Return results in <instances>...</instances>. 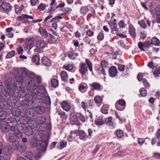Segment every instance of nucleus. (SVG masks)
Masks as SVG:
<instances>
[{"mask_svg": "<svg viewBox=\"0 0 160 160\" xmlns=\"http://www.w3.org/2000/svg\"><path fill=\"white\" fill-rule=\"evenodd\" d=\"M102 99L101 97L99 96H96L94 98L95 102L97 104H100L102 102Z\"/></svg>", "mask_w": 160, "mask_h": 160, "instance_id": "obj_41", "label": "nucleus"}, {"mask_svg": "<svg viewBox=\"0 0 160 160\" xmlns=\"http://www.w3.org/2000/svg\"><path fill=\"white\" fill-rule=\"evenodd\" d=\"M138 23L143 29H146V25L144 20H142L138 21Z\"/></svg>", "mask_w": 160, "mask_h": 160, "instance_id": "obj_40", "label": "nucleus"}, {"mask_svg": "<svg viewBox=\"0 0 160 160\" xmlns=\"http://www.w3.org/2000/svg\"><path fill=\"white\" fill-rule=\"evenodd\" d=\"M155 13L157 16H159L160 14V5H158L156 7L155 10Z\"/></svg>", "mask_w": 160, "mask_h": 160, "instance_id": "obj_58", "label": "nucleus"}, {"mask_svg": "<svg viewBox=\"0 0 160 160\" xmlns=\"http://www.w3.org/2000/svg\"><path fill=\"white\" fill-rule=\"evenodd\" d=\"M77 135L79 136V138L80 139L83 141L85 140L88 138L87 134L84 131L81 130H78Z\"/></svg>", "mask_w": 160, "mask_h": 160, "instance_id": "obj_11", "label": "nucleus"}, {"mask_svg": "<svg viewBox=\"0 0 160 160\" xmlns=\"http://www.w3.org/2000/svg\"><path fill=\"white\" fill-rule=\"evenodd\" d=\"M22 130H19V125L17 128V129H16L15 130L13 131H12L13 132V133L16 136L17 138H18V139L21 138L23 136L22 133Z\"/></svg>", "mask_w": 160, "mask_h": 160, "instance_id": "obj_14", "label": "nucleus"}, {"mask_svg": "<svg viewBox=\"0 0 160 160\" xmlns=\"http://www.w3.org/2000/svg\"><path fill=\"white\" fill-rule=\"evenodd\" d=\"M44 103L47 105H50L51 104V100L50 98L48 96H45L43 98V99Z\"/></svg>", "mask_w": 160, "mask_h": 160, "instance_id": "obj_37", "label": "nucleus"}, {"mask_svg": "<svg viewBox=\"0 0 160 160\" xmlns=\"http://www.w3.org/2000/svg\"><path fill=\"white\" fill-rule=\"evenodd\" d=\"M3 153L6 155H8L12 152L11 147L9 145L6 146L3 150Z\"/></svg>", "mask_w": 160, "mask_h": 160, "instance_id": "obj_20", "label": "nucleus"}, {"mask_svg": "<svg viewBox=\"0 0 160 160\" xmlns=\"http://www.w3.org/2000/svg\"><path fill=\"white\" fill-rule=\"evenodd\" d=\"M60 76L62 80L63 81L65 82L68 80V74L65 71H62L60 73Z\"/></svg>", "mask_w": 160, "mask_h": 160, "instance_id": "obj_24", "label": "nucleus"}, {"mask_svg": "<svg viewBox=\"0 0 160 160\" xmlns=\"http://www.w3.org/2000/svg\"><path fill=\"white\" fill-rule=\"evenodd\" d=\"M57 113L58 115L61 116H63L64 117H66V114L65 112L60 110L57 111Z\"/></svg>", "mask_w": 160, "mask_h": 160, "instance_id": "obj_57", "label": "nucleus"}, {"mask_svg": "<svg viewBox=\"0 0 160 160\" xmlns=\"http://www.w3.org/2000/svg\"><path fill=\"white\" fill-rule=\"evenodd\" d=\"M9 139V141L12 143L17 140L15 139V137L13 135H11V134H10Z\"/></svg>", "mask_w": 160, "mask_h": 160, "instance_id": "obj_62", "label": "nucleus"}, {"mask_svg": "<svg viewBox=\"0 0 160 160\" xmlns=\"http://www.w3.org/2000/svg\"><path fill=\"white\" fill-rule=\"evenodd\" d=\"M108 105L107 104H105L103 105L101 108V111L103 114H107L108 113Z\"/></svg>", "mask_w": 160, "mask_h": 160, "instance_id": "obj_28", "label": "nucleus"}, {"mask_svg": "<svg viewBox=\"0 0 160 160\" xmlns=\"http://www.w3.org/2000/svg\"><path fill=\"white\" fill-rule=\"evenodd\" d=\"M62 109L66 111H68L70 109V106L68 103L65 101H63L62 105Z\"/></svg>", "mask_w": 160, "mask_h": 160, "instance_id": "obj_23", "label": "nucleus"}, {"mask_svg": "<svg viewBox=\"0 0 160 160\" xmlns=\"http://www.w3.org/2000/svg\"><path fill=\"white\" fill-rule=\"evenodd\" d=\"M11 112L14 116L16 117H18L21 115V111L19 108H12Z\"/></svg>", "mask_w": 160, "mask_h": 160, "instance_id": "obj_18", "label": "nucleus"}, {"mask_svg": "<svg viewBox=\"0 0 160 160\" xmlns=\"http://www.w3.org/2000/svg\"><path fill=\"white\" fill-rule=\"evenodd\" d=\"M12 6L9 3L4 2L0 5V11L2 12H8L11 10Z\"/></svg>", "mask_w": 160, "mask_h": 160, "instance_id": "obj_8", "label": "nucleus"}, {"mask_svg": "<svg viewBox=\"0 0 160 160\" xmlns=\"http://www.w3.org/2000/svg\"><path fill=\"white\" fill-rule=\"evenodd\" d=\"M35 95V94L31 92H29L28 94L25 96V99L28 100L30 102H32Z\"/></svg>", "mask_w": 160, "mask_h": 160, "instance_id": "obj_19", "label": "nucleus"}, {"mask_svg": "<svg viewBox=\"0 0 160 160\" xmlns=\"http://www.w3.org/2000/svg\"><path fill=\"white\" fill-rule=\"evenodd\" d=\"M104 123L108 126H112V118L110 117L107 118L104 122Z\"/></svg>", "mask_w": 160, "mask_h": 160, "instance_id": "obj_35", "label": "nucleus"}, {"mask_svg": "<svg viewBox=\"0 0 160 160\" xmlns=\"http://www.w3.org/2000/svg\"><path fill=\"white\" fill-rule=\"evenodd\" d=\"M15 55V52L12 50L9 52L6 56V58H9L13 57Z\"/></svg>", "mask_w": 160, "mask_h": 160, "instance_id": "obj_48", "label": "nucleus"}, {"mask_svg": "<svg viewBox=\"0 0 160 160\" xmlns=\"http://www.w3.org/2000/svg\"><path fill=\"white\" fill-rule=\"evenodd\" d=\"M7 116L6 113L5 112L2 111L1 108L0 110V119L2 120L5 119H6Z\"/></svg>", "mask_w": 160, "mask_h": 160, "instance_id": "obj_36", "label": "nucleus"}, {"mask_svg": "<svg viewBox=\"0 0 160 160\" xmlns=\"http://www.w3.org/2000/svg\"><path fill=\"white\" fill-rule=\"evenodd\" d=\"M17 51L19 54H22L23 50L22 47H19L17 48Z\"/></svg>", "mask_w": 160, "mask_h": 160, "instance_id": "obj_64", "label": "nucleus"}, {"mask_svg": "<svg viewBox=\"0 0 160 160\" xmlns=\"http://www.w3.org/2000/svg\"><path fill=\"white\" fill-rule=\"evenodd\" d=\"M151 42L149 41H146L143 43L144 47L146 48H149L151 46Z\"/></svg>", "mask_w": 160, "mask_h": 160, "instance_id": "obj_53", "label": "nucleus"}, {"mask_svg": "<svg viewBox=\"0 0 160 160\" xmlns=\"http://www.w3.org/2000/svg\"><path fill=\"white\" fill-rule=\"evenodd\" d=\"M24 7L23 5H22L20 7L15 8V11L17 14L20 13L21 11L23 10Z\"/></svg>", "mask_w": 160, "mask_h": 160, "instance_id": "obj_44", "label": "nucleus"}, {"mask_svg": "<svg viewBox=\"0 0 160 160\" xmlns=\"http://www.w3.org/2000/svg\"><path fill=\"white\" fill-rule=\"evenodd\" d=\"M117 73L118 71L116 67L112 66L109 68L108 73L111 77H115L117 75Z\"/></svg>", "mask_w": 160, "mask_h": 160, "instance_id": "obj_10", "label": "nucleus"}, {"mask_svg": "<svg viewBox=\"0 0 160 160\" xmlns=\"http://www.w3.org/2000/svg\"><path fill=\"white\" fill-rule=\"evenodd\" d=\"M42 79L40 77H34L31 78L27 84L28 90H35L39 85Z\"/></svg>", "mask_w": 160, "mask_h": 160, "instance_id": "obj_3", "label": "nucleus"}, {"mask_svg": "<svg viewBox=\"0 0 160 160\" xmlns=\"http://www.w3.org/2000/svg\"><path fill=\"white\" fill-rule=\"evenodd\" d=\"M139 92L142 96L144 97L146 96L147 92L146 90L144 88H141L139 90Z\"/></svg>", "mask_w": 160, "mask_h": 160, "instance_id": "obj_43", "label": "nucleus"}, {"mask_svg": "<svg viewBox=\"0 0 160 160\" xmlns=\"http://www.w3.org/2000/svg\"><path fill=\"white\" fill-rule=\"evenodd\" d=\"M142 82L144 86L147 88H149L150 87V84L148 82V81L145 79H142Z\"/></svg>", "mask_w": 160, "mask_h": 160, "instance_id": "obj_59", "label": "nucleus"}, {"mask_svg": "<svg viewBox=\"0 0 160 160\" xmlns=\"http://www.w3.org/2000/svg\"><path fill=\"white\" fill-rule=\"evenodd\" d=\"M19 148H18L19 151L21 152H24L26 149V146L24 144H22L19 145Z\"/></svg>", "mask_w": 160, "mask_h": 160, "instance_id": "obj_45", "label": "nucleus"}, {"mask_svg": "<svg viewBox=\"0 0 160 160\" xmlns=\"http://www.w3.org/2000/svg\"><path fill=\"white\" fill-rule=\"evenodd\" d=\"M51 85L54 88L57 87L58 85V81L55 79H52L51 81Z\"/></svg>", "mask_w": 160, "mask_h": 160, "instance_id": "obj_32", "label": "nucleus"}, {"mask_svg": "<svg viewBox=\"0 0 160 160\" xmlns=\"http://www.w3.org/2000/svg\"><path fill=\"white\" fill-rule=\"evenodd\" d=\"M19 130H22V131L28 136H30L32 134V128L28 125H26L24 124H19Z\"/></svg>", "mask_w": 160, "mask_h": 160, "instance_id": "obj_5", "label": "nucleus"}, {"mask_svg": "<svg viewBox=\"0 0 160 160\" xmlns=\"http://www.w3.org/2000/svg\"><path fill=\"white\" fill-rule=\"evenodd\" d=\"M17 71L20 73L18 76L16 78L17 83L20 85L19 87L21 88L22 84H25L27 81L30 79L28 73L25 71L23 70H18Z\"/></svg>", "mask_w": 160, "mask_h": 160, "instance_id": "obj_2", "label": "nucleus"}, {"mask_svg": "<svg viewBox=\"0 0 160 160\" xmlns=\"http://www.w3.org/2000/svg\"><path fill=\"white\" fill-rule=\"evenodd\" d=\"M39 149L41 151L45 150L48 146V142L46 140L39 141Z\"/></svg>", "mask_w": 160, "mask_h": 160, "instance_id": "obj_13", "label": "nucleus"}, {"mask_svg": "<svg viewBox=\"0 0 160 160\" xmlns=\"http://www.w3.org/2000/svg\"><path fill=\"white\" fill-rule=\"evenodd\" d=\"M153 74H154L155 77H158L160 75V72L159 71L158 68V69L153 72Z\"/></svg>", "mask_w": 160, "mask_h": 160, "instance_id": "obj_63", "label": "nucleus"}, {"mask_svg": "<svg viewBox=\"0 0 160 160\" xmlns=\"http://www.w3.org/2000/svg\"><path fill=\"white\" fill-rule=\"evenodd\" d=\"M89 11L87 6L82 7L80 9V12L83 15H84Z\"/></svg>", "mask_w": 160, "mask_h": 160, "instance_id": "obj_38", "label": "nucleus"}, {"mask_svg": "<svg viewBox=\"0 0 160 160\" xmlns=\"http://www.w3.org/2000/svg\"><path fill=\"white\" fill-rule=\"evenodd\" d=\"M36 89L37 92L40 95H44L46 94V91L42 86H40Z\"/></svg>", "mask_w": 160, "mask_h": 160, "instance_id": "obj_16", "label": "nucleus"}, {"mask_svg": "<svg viewBox=\"0 0 160 160\" xmlns=\"http://www.w3.org/2000/svg\"><path fill=\"white\" fill-rule=\"evenodd\" d=\"M60 149H63L66 147L67 142L65 141H62L60 142Z\"/></svg>", "mask_w": 160, "mask_h": 160, "instance_id": "obj_51", "label": "nucleus"}, {"mask_svg": "<svg viewBox=\"0 0 160 160\" xmlns=\"http://www.w3.org/2000/svg\"><path fill=\"white\" fill-rule=\"evenodd\" d=\"M30 102L25 99L22 101L21 103V105L25 108H28L30 104Z\"/></svg>", "mask_w": 160, "mask_h": 160, "instance_id": "obj_33", "label": "nucleus"}, {"mask_svg": "<svg viewBox=\"0 0 160 160\" xmlns=\"http://www.w3.org/2000/svg\"><path fill=\"white\" fill-rule=\"evenodd\" d=\"M117 136L120 138H122L123 136V133L122 131L120 130H118L116 132Z\"/></svg>", "mask_w": 160, "mask_h": 160, "instance_id": "obj_42", "label": "nucleus"}, {"mask_svg": "<svg viewBox=\"0 0 160 160\" xmlns=\"http://www.w3.org/2000/svg\"><path fill=\"white\" fill-rule=\"evenodd\" d=\"M85 62L88 68L89 71L91 72H92V64L91 62L89 59H86L85 60Z\"/></svg>", "mask_w": 160, "mask_h": 160, "instance_id": "obj_31", "label": "nucleus"}, {"mask_svg": "<svg viewBox=\"0 0 160 160\" xmlns=\"http://www.w3.org/2000/svg\"><path fill=\"white\" fill-rule=\"evenodd\" d=\"M144 47V44L141 42H140L138 43V47L142 51H144V49L143 48Z\"/></svg>", "mask_w": 160, "mask_h": 160, "instance_id": "obj_60", "label": "nucleus"}, {"mask_svg": "<svg viewBox=\"0 0 160 160\" xmlns=\"http://www.w3.org/2000/svg\"><path fill=\"white\" fill-rule=\"evenodd\" d=\"M90 86L93 87L94 89L98 90H99L101 89V85L99 83L94 82L90 84Z\"/></svg>", "mask_w": 160, "mask_h": 160, "instance_id": "obj_26", "label": "nucleus"}, {"mask_svg": "<svg viewBox=\"0 0 160 160\" xmlns=\"http://www.w3.org/2000/svg\"><path fill=\"white\" fill-rule=\"evenodd\" d=\"M46 119V118L44 116L38 117L35 120L36 124L38 125H42L44 123Z\"/></svg>", "mask_w": 160, "mask_h": 160, "instance_id": "obj_15", "label": "nucleus"}, {"mask_svg": "<svg viewBox=\"0 0 160 160\" xmlns=\"http://www.w3.org/2000/svg\"><path fill=\"white\" fill-rule=\"evenodd\" d=\"M7 90L6 91L8 97L7 99L11 100V98H13L15 93V91L17 88L16 85L15 83L14 80L11 79H8L6 83Z\"/></svg>", "mask_w": 160, "mask_h": 160, "instance_id": "obj_1", "label": "nucleus"}, {"mask_svg": "<svg viewBox=\"0 0 160 160\" xmlns=\"http://www.w3.org/2000/svg\"><path fill=\"white\" fill-rule=\"evenodd\" d=\"M88 71V68L86 64L84 63H80L79 65V71L82 76H83Z\"/></svg>", "mask_w": 160, "mask_h": 160, "instance_id": "obj_9", "label": "nucleus"}, {"mask_svg": "<svg viewBox=\"0 0 160 160\" xmlns=\"http://www.w3.org/2000/svg\"><path fill=\"white\" fill-rule=\"evenodd\" d=\"M36 48L34 49L35 52L41 53L43 49L47 45V42L42 40H38L35 42Z\"/></svg>", "mask_w": 160, "mask_h": 160, "instance_id": "obj_4", "label": "nucleus"}, {"mask_svg": "<svg viewBox=\"0 0 160 160\" xmlns=\"http://www.w3.org/2000/svg\"><path fill=\"white\" fill-rule=\"evenodd\" d=\"M126 155L125 152L123 151H119L114 155L115 157H122Z\"/></svg>", "mask_w": 160, "mask_h": 160, "instance_id": "obj_46", "label": "nucleus"}, {"mask_svg": "<svg viewBox=\"0 0 160 160\" xmlns=\"http://www.w3.org/2000/svg\"><path fill=\"white\" fill-rule=\"evenodd\" d=\"M95 123L98 126H101L104 124V122L102 120V117L100 116L98 117L95 121Z\"/></svg>", "mask_w": 160, "mask_h": 160, "instance_id": "obj_27", "label": "nucleus"}, {"mask_svg": "<svg viewBox=\"0 0 160 160\" xmlns=\"http://www.w3.org/2000/svg\"><path fill=\"white\" fill-rule=\"evenodd\" d=\"M151 43L156 46H159L160 45V41L156 37L152 38L151 40Z\"/></svg>", "mask_w": 160, "mask_h": 160, "instance_id": "obj_29", "label": "nucleus"}, {"mask_svg": "<svg viewBox=\"0 0 160 160\" xmlns=\"http://www.w3.org/2000/svg\"><path fill=\"white\" fill-rule=\"evenodd\" d=\"M46 7V5L43 3H41L38 7V9L39 11H43Z\"/></svg>", "mask_w": 160, "mask_h": 160, "instance_id": "obj_50", "label": "nucleus"}, {"mask_svg": "<svg viewBox=\"0 0 160 160\" xmlns=\"http://www.w3.org/2000/svg\"><path fill=\"white\" fill-rule=\"evenodd\" d=\"M41 61L43 64L45 66L49 67L52 65L51 61L46 57H43Z\"/></svg>", "mask_w": 160, "mask_h": 160, "instance_id": "obj_12", "label": "nucleus"}, {"mask_svg": "<svg viewBox=\"0 0 160 160\" xmlns=\"http://www.w3.org/2000/svg\"><path fill=\"white\" fill-rule=\"evenodd\" d=\"M26 43L27 45L26 49H29V50H30L33 46L34 42V41L31 39L29 40L28 41H27Z\"/></svg>", "mask_w": 160, "mask_h": 160, "instance_id": "obj_22", "label": "nucleus"}, {"mask_svg": "<svg viewBox=\"0 0 160 160\" xmlns=\"http://www.w3.org/2000/svg\"><path fill=\"white\" fill-rule=\"evenodd\" d=\"M138 143L140 146L142 145L145 142V139L143 138H138L137 140Z\"/></svg>", "mask_w": 160, "mask_h": 160, "instance_id": "obj_54", "label": "nucleus"}, {"mask_svg": "<svg viewBox=\"0 0 160 160\" xmlns=\"http://www.w3.org/2000/svg\"><path fill=\"white\" fill-rule=\"evenodd\" d=\"M66 56H67L68 58L72 60H74L75 57H74V52H69L66 54Z\"/></svg>", "mask_w": 160, "mask_h": 160, "instance_id": "obj_39", "label": "nucleus"}, {"mask_svg": "<svg viewBox=\"0 0 160 160\" xmlns=\"http://www.w3.org/2000/svg\"><path fill=\"white\" fill-rule=\"evenodd\" d=\"M19 145V142L17 140L12 143V148L14 150L17 151L18 149Z\"/></svg>", "mask_w": 160, "mask_h": 160, "instance_id": "obj_30", "label": "nucleus"}, {"mask_svg": "<svg viewBox=\"0 0 160 160\" xmlns=\"http://www.w3.org/2000/svg\"><path fill=\"white\" fill-rule=\"evenodd\" d=\"M32 60L37 65H38L39 64L40 58L37 55H34L32 56Z\"/></svg>", "mask_w": 160, "mask_h": 160, "instance_id": "obj_34", "label": "nucleus"}, {"mask_svg": "<svg viewBox=\"0 0 160 160\" xmlns=\"http://www.w3.org/2000/svg\"><path fill=\"white\" fill-rule=\"evenodd\" d=\"M63 68L68 71H70L72 70L73 67L71 64H68L67 65H64Z\"/></svg>", "mask_w": 160, "mask_h": 160, "instance_id": "obj_47", "label": "nucleus"}, {"mask_svg": "<svg viewBox=\"0 0 160 160\" xmlns=\"http://www.w3.org/2000/svg\"><path fill=\"white\" fill-rule=\"evenodd\" d=\"M129 30L131 37L132 38H135L136 37L135 29L133 26L131 24L129 25Z\"/></svg>", "mask_w": 160, "mask_h": 160, "instance_id": "obj_17", "label": "nucleus"}, {"mask_svg": "<svg viewBox=\"0 0 160 160\" xmlns=\"http://www.w3.org/2000/svg\"><path fill=\"white\" fill-rule=\"evenodd\" d=\"M39 32L41 35L45 37L48 36V34L46 30L42 28L41 27L39 29Z\"/></svg>", "mask_w": 160, "mask_h": 160, "instance_id": "obj_25", "label": "nucleus"}, {"mask_svg": "<svg viewBox=\"0 0 160 160\" xmlns=\"http://www.w3.org/2000/svg\"><path fill=\"white\" fill-rule=\"evenodd\" d=\"M78 117L79 119L82 122H84L85 121V118L84 116L80 113H79L78 114Z\"/></svg>", "mask_w": 160, "mask_h": 160, "instance_id": "obj_56", "label": "nucleus"}, {"mask_svg": "<svg viewBox=\"0 0 160 160\" xmlns=\"http://www.w3.org/2000/svg\"><path fill=\"white\" fill-rule=\"evenodd\" d=\"M35 112L39 114H43L45 112V108L42 106H39L35 108Z\"/></svg>", "mask_w": 160, "mask_h": 160, "instance_id": "obj_21", "label": "nucleus"}, {"mask_svg": "<svg viewBox=\"0 0 160 160\" xmlns=\"http://www.w3.org/2000/svg\"><path fill=\"white\" fill-rule=\"evenodd\" d=\"M25 157L29 159H31L33 157V154L32 153L30 152H27L25 154Z\"/></svg>", "mask_w": 160, "mask_h": 160, "instance_id": "obj_49", "label": "nucleus"}, {"mask_svg": "<svg viewBox=\"0 0 160 160\" xmlns=\"http://www.w3.org/2000/svg\"><path fill=\"white\" fill-rule=\"evenodd\" d=\"M30 143L32 144V147H35L37 146L38 143L37 142V140L35 139L32 140Z\"/></svg>", "mask_w": 160, "mask_h": 160, "instance_id": "obj_61", "label": "nucleus"}, {"mask_svg": "<svg viewBox=\"0 0 160 160\" xmlns=\"http://www.w3.org/2000/svg\"><path fill=\"white\" fill-rule=\"evenodd\" d=\"M115 107L117 110L119 111H122L126 107V102L123 99L118 100L115 103Z\"/></svg>", "mask_w": 160, "mask_h": 160, "instance_id": "obj_7", "label": "nucleus"}, {"mask_svg": "<svg viewBox=\"0 0 160 160\" xmlns=\"http://www.w3.org/2000/svg\"><path fill=\"white\" fill-rule=\"evenodd\" d=\"M8 125L10 127L11 131H13L17 129L18 123L16 120L13 118H8L6 120Z\"/></svg>", "mask_w": 160, "mask_h": 160, "instance_id": "obj_6", "label": "nucleus"}, {"mask_svg": "<svg viewBox=\"0 0 160 160\" xmlns=\"http://www.w3.org/2000/svg\"><path fill=\"white\" fill-rule=\"evenodd\" d=\"M104 38V34L102 32L99 33V35L97 37V39L98 41H101Z\"/></svg>", "mask_w": 160, "mask_h": 160, "instance_id": "obj_55", "label": "nucleus"}, {"mask_svg": "<svg viewBox=\"0 0 160 160\" xmlns=\"http://www.w3.org/2000/svg\"><path fill=\"white\" fill-rule=\"evenodd\" d=\"M108 65V63L105 60H103L101 62V65L102 68H106Z\"/></svg>", "mask_w": 160, "mask_h": 160, "instance_id": "obj_52", "label": "nucleus"}]
</instances>
